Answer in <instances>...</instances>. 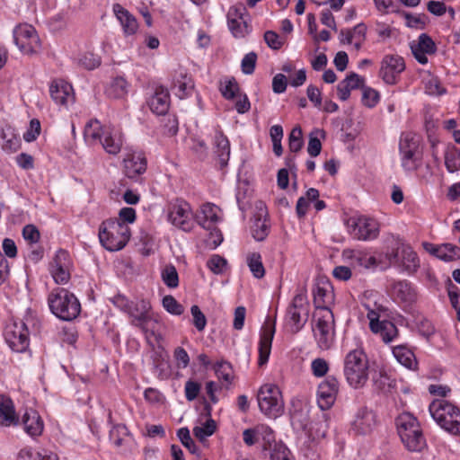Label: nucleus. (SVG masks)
Masks as SVG:
<instances>
[{
	"label": "nucleus",
	"mask_w": 460,
	"mask_h": 460,
	"mask_svg": "<svg viewBox=\"0 0 460 460\" xmlns=\"http://www.w3.org/2000/svg\"><path fill=\"white\" fill-rule=\"evenodd\" d=\"M22 423L24 431L32 438L40 436L43 432V420L39 412L31 408L25 410L22 417Z\"/></svg>",
	"instance_id": "28"
},
{
	"label": "nucleus",
	"mask_w": 460,
	"mask_h": 460,
	"mask_svg": "<svg viewBox=\"0 0 460 460\" xmlns=\"http://www.w3.org/2000/svg\"><path fill=\"white\" fill-rule=\"evenodd\" d=\"M130 433L124 424H116L113 425L110 430V440L116 447H120L123 445L124 441L128 437H129Z\"/></svg>",
	"instance_id": "46"
},
{
	"label": "nucleus",
	"mask_w": 460,
	"mask_h": 460,
	"mask_svg": "<svg viewBox=\"0 0 460 460\" xmlns=\"http://www.w3.org/2000/svg\"><path fill=\"white\" fill-rule=\"evenodd\" d=\"M227 265V261L218 254L212 255L207 261L208 268L217 275L222 274Z\"/></svg>",
	"instance_id": "54"
},
{
	"label": "nucleus",
	"mask_w": 460,
	"mask_h": 460,
	"mask_svg": "<svg viewBox=\"0 0 460 460\" xmlns=\"http://www.w3.org/2000/svg\"><path fill=\"white\" fill-rule=\"evenodd\" d=\"M422 246L427 252L445 262L460 259V247L456 244L450 243L435 244L425 242Z\"/></svg>",
	"instance_id": "23"
},
{
	"label": "nucleus",
	"mask_w": 460,
	"mask_h": 460,
	"mask_svg": "<svg viewBox=\"0 0 460 460\" xmlns=\"http://www.w3.org/2000/svg\"><path fill=\"white\" fill-rule=\"evenodd\" d=\"M390 295L394 302L406 310L417 302L419 291L413 283L407 279H402L391 284Z\"/></svg>",
	"instance_id": "17"
},
{
	"label": "nucleus",
	"mask_w": 460,
	"mask_h": 460,
	"mask_svg": "<svg viewBox=\"0 0 460 460\" xmlns=\"http://www.w3.org/2000/svg\"><path fill=\"white\" fill-rule=\"evenodd\" d=\"M77 62L85 69L93 70L100 66L101 58L92 52H84L79 55Z\"/></svg>",
	"instance_id": "52"
},
{
	"label": "nucleus",
	"mask_w": 460,
	"mask_h": 460,
	"mask_svg": "<svg viewBox=\"0 0 460 460\" xmlns=\"http://www.w3.org/2000/svg\"><path fill=\"white\" fill-rule=\"evenodd\" d=\"M311 370L314 376L323 377L329 371V364L324 358H317L312 361Z\"/></svg>",
	"instance_id": "64"
},
{
	"label": "nucleus",
	"mask_w": 460,
	"mask_h": 460,
	"mask_svg": "<svg viewBox=\"0 0 460 460\" xmlns=\"http://www.w3.org/2000/svg\"><path fill=\"white\" fill-rule=\"evenodd\" d=\"M313 332L318 347L329 349L334 342V317L331 309H322L314 315Z\"/></svg>",
	"instance_id": "12"
},
{
	"label": "nucleus",
	"mask_w": 460,
	"mask_h": 460,
	"mask_svg": "<svg viewBox=\"0 0 460 460\" xmlns=\"http://www.w3.org/2000/svg\"><path fill=\"white\" fill-rule=\"evenodd\" d=\"M378 424L377 413L370 407L360 406L353 414L349 432L356 436H367L376 430Z\"/></svg>",
	"instance_id": "14"
},
{
	"label": "nucleus",
	"mask_w": 460,
	"mask_h": 460,
	"mask_svg": "<svg viewBox=\"0 0 460 460\" xmlns=\"http://www.w3.org/2000/svg\"><path fill=\"white\" fill-rule=\"evenodd\" d=\"M41 130L40 122L37 119L30 121L29 128L23 134V139L30 143L37 139Z\"/></svg>",
	"instance_id": "63"
},
{
	"label": "nucleus",
	"mask_w": 460,
	"mask_h": 460,
	"mask_svg": "<svg viewBox=\"0 0 460 460\" xmlns=\"http://www.w3.org/2000/svg\"><path fill=\"white\" fill-rule=\"evenodd\" d=\"M111 127H102L98 119H91L84 127V138L87 145L96 146L102 142L104 131Z\"/></svg>",
	"instance_id": "36"
},
{
	"label": "nucleus",
	"mask_w": 460,
	"mask_h": 460,
	"mask_svg": "<svg viewBox=\"0 0 460 460\" xmlns=\"http://www.w3.org/2000/svg\"><path fill=\"white\" fill-rule=\"evenodd\" d=\"M373 387L376 392L388 393L395 385V380L385 369L375 371L372 375Z\"/></svg>",
	"instance_id": "39"
},
{
	"label": "nucleus",
	"mask_w": 460,
	"mask_h": 460,
	"mask_svg": "<svg viewBox=\"0 0 460 460\" xmlns=\"http://www.w3.org/2000/svg\"><path fill=\"white\" fill-rule=\"evenodd\" d=\"M146 103L154 114L165 115L171 104L168 89L163 85H156L152 94L147 98Z\"/></svg>",
	"instance_id": "22"
},
{
	"label": "nucleus",
	"mask_w": 460,
	"mask_h": 460,
	"mask_svg": "<svg viewBox=\"0 0 460 460\" xmlns=\"http://www.w3.org/2000/svg\"><path fill=\"white\" fill-rule=\"evenodd\" d=\"M369 374L368 358L363 349H352L346 354L343 360V375L351 388H363L369 379Z\"/></svg>",
	"instance_id": "1"
},
{
	"label": "nucleus",
	"mask_w": 460,
	"mask_h": 460,
	"mask_svg": "<svg viewBox=\"0 0 460 460\" xmlns=\"http://www.w3.org/2000/svg\"><path fill=\"white\" fill-rule=\"evenodd\" d=\"M361 88L363 91L362 103L368 108L375 107L380 99L378 92L371 87H365L364 85Z\"/></svg>",
	"instance_id": "56"
},
{
	"label": "nucleus",
	"mask_w": 460,
	"mask_h": 460,
	"mask_svg": "<svg viewBox=\"0 0 460 460\" xmlns=\"http://www.w3.org/2000/svg\"><path fill=\"white\" fill-rule=\"evenodd\" d=\"M275 332V323L265 324L261 327V330L260 332V339L258 342V365L260 367L264 366L269 361Z\"/></svg>",
	"instance_id": "24"
},
{
	"label": "nucleus",
	"mask_w": 460,
	"mask_h": 460,
	"mask_svg": "<svg viewBox=\"0 0 460 460\" xmlns=\"http://www.w3.org/2000/svg\"><path fill=\"white\" fill-rule=\"evenodd\" d=\"M260 411L268 418L276 419L284 412V401L278 385L265 384L257 394Z\"/></svg>",
	"instance_id": "11"
},
{
	"label": "nucleus",
	"mask_w": 460,
	"mask_h": 460,
	"mask_svg": "<svg viewBox=\"0 0 460 460\" xmlns=\"http://www.w3.org/2000/svg\"><path fill=\"white\" fill-rule=\"evenodd\" d=\"M339 381L332 376H327L317 388V403L321 410L326 411L334 404L339 393Z\"/></svg>",
	"instance_id": "19"
},
{
	"label": "nucleus",
	"mask_w": 460,
	"mask_h": 460,
	"mask_svg": "<svg viewBox=\"0 0 460 460\" xmlns=\"http://www.w3.org/2000/svg\"><path fill=\"white\" fill-rule=\"evenodd\" d=\"M390 264L402 266L408 273L415 272L420 267V261L417 253L411 248H403L401 254L398 251H394L388 256Z\"/></svg>",
	"instance_id": "25"
},
{
	"label": "nucleus",
	"mask_w": 460,
	"mask_h": 460,
	"mask_svg": "<svg viewBox=\"0 0 460 460\" xmlns=\"http://www.w3.org/2000/svg\"><path fill=\"white\" fill-rule=\"evenodd\" d=\"M303 133L300 127H295L288 137V148L292 153H297L303 147Z\"/></svg>",
	"instance_id": "51"
},
{
	"label": "nucleus",
	"mask_w": 460,
	"mask_h": 460,
	"mask_svg": "<svg viewBox=\"0 0 460 460\" xmlns=\"http://www.w3.org/2000/svg\"><path fill=\"white\" fill-rule=\"evenodd\" d=\"M309 312L310 304L306 290L299 288L286 310L284 327L287 332L291 334L299 332L307 323Z\"/></svg>",
	"instance_id": "3"
},
{
	"label": "nucleus",
	"mask_w": 460,
	"mask_h": 460,
	"mask_svg": "<svg viewBox=\"0 0 460 460\" xmlns=\"http://www.w3.org/2000/svg\"><path fill=\"white\" fill-rule=\"evenodd\" d=\"M215 373L219 380H223L227 385L232 383L233 369L232 366L228 362H217L215 366Z\"/></svg>",
	"instance_id": "50"
},
{
	"label": "nucleus",
	"mask_w": 460,
	"mask_h": 460,
	"mask_svg": "<svg viewBox=\"0 0 460 460\" xmlns=\"http://www.w3.org/2000/svg\"><path fill=\"white\" fill-rule=\"evenodd\" d=\"M172 89L178 98L184 99L191 93L193 83L187 74L181 72L174 76Z\"/></svg>",
	"instance_id": "38"
},
{
	"label": "nucleus",
	"mask_w": 460,
	"mask_h": 460,
	"mask_svg": "<svg viewBox=\"0 0 460 460\" xmlns=\"http://www.w3.org/2000/svg\"><path fill=\"white\" fill-rule=\"evenodd\" d=\"M216 429V421L212 419H208L203 425L196 426L193 429V434L199 441L203 442L208 437L212 436Z\"/></svg>",
	"instance_id": "48"
},
{
	"label": "nucleus",
	"mask_w": 460,
	"mask_h": 460,
	"mask_svg": "<svg viewBox=\"0 0 460 460\" xmlns=\"http://www.w3.org/2000/svg\"><path fill=\"white\" fill-rule=\"evenodd\" d=\"M161 277L169 288H175L179 286V275L172 264H168L163 269Z\"/></svg>",
	"instance_id": "49"
},
{
	"label": "nucleus",
	"mask_w": 460,
	"mask_h": 460,
	"mask_svg": "<svg viewBox=\"0 0 460 460\" xmlns=\"http://www.w3.org/2000/svg\"><path fill=\"white\" fill-rule=\"evenodd\" d=\"M228 28L235 38H243L247 33V23L244 19H227Z\"/></svg>",
	"instance_id": "53"
},
{
	"label": "nucleus",
	"mask_w": 460,
	"mask_h": 460,
	"mask_svg": "<svg viewBox=\"0 0 460 460\" xmlns=\"http://www.w3.org/2000/svg\"><path fill=\"white\" fill-rule=\"evenodd\" d=\"M392 353L395 359L408 369L415 370L418 361L412 349L408 344H400L392 347Z\"/></svg>",
	"instance_id": "33"
},
{
	"label": "nucleus",
	"mask_w": 460,
	"mask_h": 460,
	"mask_svg": "<svg viewBox=\"0 0 460 460\" xmlns=\"http://www.w3.org/2000/svg\"><path fill=\"white\" fill-rule=\"evenodd\" d=\"M177 437L179 438V439L181 440V442L182 443V445L188 448V450L191 453V454H196L197 451H198V447L196 446L195 442L192 440V438H190V430L188 429V428H181L178 431H177Z\"/></svg>",
	"instance_id": "57"
},
{
	"label": "nucleus",
	"mask_w": 460,
	"mask_h": 460,
	"mask_svg": "<svg viewBox=\"0 0 460 460\" xmlns=\"http://www.w3.org/2000/svg\"><path fill=\"white\" fill-rule=\"evenodd\" d=\"M257 61V55L255 52L247 53L242 59L241 68L244 75H252L254 72Z\"/></svg>",
	"instance_id": "62"
},
{
	"label": "nucleus",
	"mask_w": 460,
	"mask_h": 460,
	"mask_svg": "<svg viewBox=\"0 0 460 460\" xmlns=\"http://www.w3.org/2000/svg\"><path fill=\"white\" fill-rule=\"evenodd\" d=\"M2 138L4 140L3 148L9 151H16L20 146L19 138L11 131V128L7 129V132L3 130Z\"/></svg>",
	"instance_id": "59"
},
{
	"label": "nucleus",
	"mask_w": 460,
	"mask_h": 460,
	"mask_svg": "<svg viewBox=\"0 0 460 460\" xmlns=\"http://www.w3.org/2000/svg\"><path fill=\"white\" fill-rule=\"evenodd\" d=\"M19 422L13 400L5 394H0V426H17Z\"/></svg>",
	"instance_id": "30"
},
{
	"label": "nucleus",
	"mask_w": 460,
	"mask_h": 460,
	"mask_svg": "<svg viewBox=\"0 0 460 460\" xmlns=\"http://www.w3.org/2000/svg\"><path fill=\"white\" fill-rule=\"evenodd\" d=\"M100 145L110 155L119 154L123 145L122 133L114 128H106L104 137Z\"/></svg>",
	"instance_id": "34"
},
{
	"label": "nucleus",
	"mask_w": 460,
	"mask_h": 460,
	"mask_svg": "<svg viewBox=\"0 0 460 460\" xmlns=\"http://www.w3.org/2000/svg\"><path fill=\"white\" fill-rule=\"evenodd\" d=\"M405 69V63L398 55H386L381 61L379 76L386 84H395L401 73Z\"/></svg>",
	"instance_id": "18"
},
{
	"label": "nucleus",
	"mask_w": 460,
	"mask_h": 460,
	"mask_svg": "<svg viewBox=\"0 0 460 460\" xmlns=\"http://www.w3.org/2000/svg\"><path fill=\"white\" fill-rule=\"evenodd\" d=\"M347 226L349 234L359 241H372L378 237L379 223L367 216H354L348 219Z\"/></svg>",
	"instance_id": "13"
},
{
	"label": "nucleus",
	"mask_w": 460,
	"mask_h": 460,
	"mask_svg": "<svg viewBox=\"0 0 460 460\" xmlns=\"http://www.w3.org/2000/svg\"><path fill=\"white\" fill-rule=\"evenodd\" d=\"M13 41L24 54L37 52L40 39L34 27L28 23L19 24L13 30Z\"/></svg>",
	"instance_id": "16"
},
{
	"label": "nucleus",
	"mask_w": 460,
	"mask_h": 460,
	"mask_svg": "<svg viewBox=\"0 0 460 460\" xmlns=\"http://www.w3.org/2000/svg\"><path fill=\"white\" fill-rule=\"evenodd\" d=\"M162 304L164 308L171 314L181 315L184 312L183 306L171 295L165 296Z\"/></svg>",
	"instance_id": "55"
},
{
	"label": "nucleus",
	"mask_w": 460,
	"mask_h": 460,
	"mask_svg": "<svg viewBox=\"0 0 460 460\" xmlns=\"http://www.w3.org/2000/svg\"><path fill=\"white\" fill-rule=\"evenodd\" d=\"M437 424L451 435L460 436V409L446 399H436L429 406Z\"/></svg>",
	"instance_id": "5"
},
{
	"label": "nucleus",
	"mask_w": 460,
	"mask_h": 460,
	"mask_svg": "<svg viewBox=\"0 0 460 460\" xmlns=\"http://www.w3.org/2000/svg\"><path fill=\"white\" fill-rule=\"evenodd\" d=\"M270 233V224L266 218H256L252 226V234L256 241H263Z\"/></svg>",
	"instance_id": "47"
},
{
	"label": "nucleus",
	"mask_w": 460,
	"mask_h": 460,
	"mask_svg": "<svg viewBox=\"0 0 460 460\" xmlns=\"http://www.w3.org/2000/svg\"><path fill=\"white\" fill-rule=\"evenodd\" d=\"M193 212L190 205L181 199L172 201L168 206V221L174 226L189 232L193 228Z\"/></svg>",
	"instance_id": "15"
},
{
	"label": "nucleus",
	"mask_w": 460,
	"mask_h": 460,
	"mask_svg": "<svg viewBox=\"0 0 460 460\" xmlns=\"http://www.w3.org/2000/svg\"><path fill=\"white\" fill-rule=\"evenodd\" d=\"M411 49L414 58L421 65L428 63L427 55L434 54L437 51L434 40L426 33H421L418 38V42L412 44Z\"/></svg>",
	"instance_id": "26"
},
{
	"label": "nucleus",
	"mask_w": 460,
	"mask_h": 460,
	"mask_svg": "<svg viewBox=\"0 0 460 460\" xmlns=\"http://www.w3.org/2000/svg\"><path fill=\"white\" fill-rule=\"evenodd\" d=\"M366 33L367 26L360 22L354 26L352 30H341L340 32L341 42L352 44L358 50L366 40Z\"/></svg>",
	"instance_id": "32"
},
{
	"label": "nucleus",
	"mask_w": 460,
	"mask_h": 460,
	"mask_svg": "<svg viewBox=\"0 0 460 460\" xmlns=\"http://www.w3.org/2000/svg\"><path fill=\"white\" fill-rule=\"evenodd\" d=\"M398 435L409 451L420 452L426 446V441L420 423L412 414L401 413L395 420Z\"/></svg>",
	"instance_id": "6"
},
{
	"label": "nucleus",
	"mask_w": 460,
	"mask_h": 460,
	"mask_svg": "<svg viewBox=\"0 0 460 460\" xmlns=\"http://www.w3.org/2000/svg\"><path fill=\"white\" fill-rule=\"evenodd\" d=\"M70 258L69 254L60 250L57 252L50 264V273L57 284H66L70 279Z\"/></svg>",
	"instance_id": "21"
},
{
	"label": "nucleus",
	"mask_w": 460,
	"mask_h": 460,
	"mask_svg": "<svg viewBox=\"0 0 460 460\" xmlns=\"http://www.w3.org/2000/svg\"><path fill=\"white\" fill-rule=\"evenodd\" d=\"M113 12L122 27L123 33L126 36L134 35L137 31L138 22L136 17L127 9L119 4H115L113 5Z\"/></svg>",
	"instance_id": "31"
},
{
	"label": "nucleus",
	"mask_w": 460,
	"mask_h": 460,
	"mask_svg": "<svg viewBox=\"0 0 460 460\" xmlns=\"http://www.w3.org/2000/svg\"><path fill=\"white\" fill-rule=\"evenodd\" d=\"M48 305L50 312L62 321H72L81 312V304L78 298L63 288H55L49 294Z\"/></svg>",
	"instance_id": "2"
},
{
	"label": "nucleus",
	"mask_w": 460,
	"mask_h": 460,
	"mask_svg": "<svg viewBox=\"0 0 460 460\" xmlns=\"http://www.w3.org/2000/svg\"><path fill=\"white\" fill-rule=\"evenodd\" d=\"M146 168V157L141 152L128 154L123 159V172L126 177L134 181H141Z\"/></svg>",
	"instance_id": "20"
},
{
	"label": "nucleus",
	"mask_w": 460,
	"mask_h": 460,
	"mask_svg": "<svg viewBox=\"0 0 460 460\" xmlns=\"http://www.w3.org/2000/svg\"><path fill=\"white\" fill-rule=\"evenodd\" d=\"M247 265L256 279H262L265 275V269L262 263L261 255L259 252H251L246 257Z\"/></svg>",
	"instance_id": "45"
},
{
	"label": "nucleus",
	"mask_w": 460,
	"mask_h": 460,
	"mask_svg": "<svg viewBox=\"0 0 460 460\" xmlns=\"http://www.w3.org/2000/svg\"><path fill=\"white\" fill-rule=\"evenodd\" d=\"M313 296L315 312L323 308L330 309L329 305L332 303L333 294L327 287L316 286L313 290Z\"/></svg>",
	"instance_id": "40"
},
{
	"label": "nucleus",
	"mask_w": 460,
	"mask_h": 460,
	"mask_svg": "<svg viewBox=\"0 0 460 460\" xmlns=\"http://www.w3.org/2000/svg\"><path fill=\"white\" fill-rule=\"evenodd\" d=\"M98 235L101 244L106 250L116 252L127 245L131 233L128 225L116 218H110L101 224Z\"/></svg>",
	"instance_id": "4"
},
{
	"label": "nucleus",
	"mask_w": 460,
	"mask_h": 460,
	"mask_svg": "<svg viewBox=\"0 0 460 460\" xmlns=\"http://www.w3.org/2000/svg\"><path fill=\"white\" fill-rule=\"evenodd\" d=\"M364 78L356 73H350L345 79L337 85V92L340 100L346 101L350 96V92L354 89L361 88L364 84Z\"/></svg>",
	"instance_id": "35"
},
{
	"label": "nucleus",
	"mask_w": 460,
	"mask_h": 460,
	"mask_svg": "<svg viewBox=\"0 0 460 460\" xmlns=\"http://www.w3.org/2000/svg\"><path fill=\"white\" fill-rule=\"evenodd\" d=\"M214 148L221 167L226 166L230 158V142L220 130L217 131L215 134Z\"/></svg>",
	"instance_id": "37"
},
{
	"label": "nucleus",
	"mask_w": 460,
	"mask_h": 460,
	"mask_svg": "<svg viewBox=\"0 0 460 460\" xmlns=\"http://www.w3.org/2000/svg\"><path fill=\"white\" fill-rule=\"evenodd\" d=\"M401 164L404 171L414 172L421 165L422 150L420 137L411 132L403 133L399 142Z\"/></svg>",
	"instance_id": "10"
},
{
	"label": "nucleus",
	"mask_w": 460,
	"mask_h": 460,
	"mask_svg": "<svg viewBox=\"0 0 460 460\" xmlns=\"http://www.w3.org/2000/svg\"><path fill=\"white\" fill-rule=\"evenodd\" d=\"M34 325L32 317L9 320L4 330V339L9 348L18 353L27 350L30 345L31 327Z\"/></svg>",
	"instance_id": "7"
},
{
	"label": "nucleus",
	"mask_w": 460,
	"mask_h": 460,
	"mask_svg": "<svg viewBox=\"0 0 460 460\" xmlns=\"http://www.w3.org/2000/svg\"><path fill=\"white\" fill-rule=\"evenodd\" d=\"M444 156L445 166L448 172L453 173L460 170V147L447 146Z\"/></svg>",
	"instance_id": "43"
},
{
	"label": "nucleus",
	"mask_w": 460,
	"mask_h": 460,
	"mask_svg": "<svg viewBox=\"0 0 460 460\" xmlns=\"http://www.w3.org/2000/svg\"><path fill=\"white\" fill-rule=\"evenodd\" d=\"M323 133V131L315 130L310 134L307 152L313 157L317 156L321 153L322 144L318 137V135Z\"/></svg>",
	"instance_id": "58"
},
{
	"label": "nucleus",
	"mask_w": 460,
	"mask_h": 460,
	"mask_svg": "<svg viewBox=\"0 0 460 460\" xmlns=\"http://www.w3.org/2000/svg\"><path fill=\"white\" fill-rule=\"evenodd\" d=\"M220 208L210 203L201 206L199 212L195 216L198 224L204 229L210 230L216 227V224L220 220Z\"/></svg>",
	"instance_id": "29"
},
{
	"label": "nucleus",
	"mask_w": 460,
	"mask_h": 460,
	"mask_svg": "<svg viewBox=\"0 0 460 460\" xmlns=\"http://www.w3.org/2000/svg\"><path fill=\"white\" fill-rule=\"evenodd\" d=\"M344 255L352 261V263L365 269L376 266V259L361 251H345Z\"/></svg>",
	"instance_id": "42"
},
{
	"label": "nucleus",
	"mask_w": 460,
	"mask_h": 460,
	"mask_svg": "<svg viewBox=\"0 0 460 460\" xmlns=\"http://www.w3.org/2000/svg\"><path fill=\"white\" fill-rule=\"evenodd\" d=\"M129 84L122 76L115 77L106 88V94L110 98H124L128 92Z\"/></svg>",
	"instance_id": "41"
},
{
	"label": "nucleus",
	"mask_w": 460,
	"mask_h": 460,
	"mask_svg": "<svg viewBox=\"0 0 460 460\" xmlns=\"http://www.w3.org/2000/svg\"><path fill=\"white\" fill-rule=\"evenodd\" d=\"M190 313L193 318V324L195 328L199 332L204 331L206 325H207V318L205 314L201 312L199 307L197 305H193L190 307Z\"/></svg>",
	"instance_id": "61"
},
{
	"label": "nucleus",
	"mask_w": 460,
	"mask_h": 460,
	"mask_svg": "<svg viewBox=\"0 0 460 460\" xmlns=\"http://www.w3.org/2000/svg\"><path fill=\"white\" fill-rule=\"evenodd\" d=\"M363 306L367 311V318L370 331L375 335L379 336L385 344L395 341L399 337L398 328L393 322L381 319L385 308L376 304H375L373 307L367 304H364Z\"/></svg>",
	"instance_id": "8"
},
{
	"label": "nucleus",
	"mask_w": 460,
	"mask_h": 460,
	"mask_svg": "<svg viewBox=\"0 0 460 460\" xmlns=\"http://www.w3.org/2000/svg\"><path fill=\"white\" fill-rule=\"evenodd\" d=\"M52 100L58 105H66L74 100L72 85L62 79L53 80L49 86Z\"/></svg>",
	"instance_id": "27"
},
{
	"label": "nucleus",
	"mask_w": 460,
	"mask_h": 460,
	"mask_svg": "<svg viewBox=\"0 0 460 460\" xmlns=\"http://www.w3.org/2000/svg\"><path fill=\"white\" fill-rule=\"evenodd\" d=\"M148 300L141 298L132 301L128 314L131 317V324L139 328L146 338L155 335L158 319L152 313Z\"/></svg>",
	"instance_id": "9"
},
{
	"label": "nucleus",
	"mask_w": 460,
	"mask_h": 460,
	"mask_svg": "<svg viewBox=\"0 0 460 460\" xmlns=\"http://www.w3.org/2000/svg\"><path fill=\"white\" fill-rule=\"evenodd\" d=\"M201 390V385L192 379L188 380L184 385L185 398L189 402H192L199 396Z\"/></svg>",
	"instance_id": "60"
},
{
	"label": "nucleus",
	"mask_w": 460,
	"mask_h": 460,
	"mask_svg": "<svg viewBox=\"0 0 460 460\" xmlns=\"http://www.w3.org/2000/svg\"><path fill=\"white\" fill-rule=\"evenodd\" d=\"M219 91L226 100H234L240 93V87L234 77H225L220 81Z\"/></svg>",
	"instance_id": "44"
}]
</instances>
